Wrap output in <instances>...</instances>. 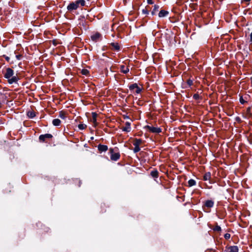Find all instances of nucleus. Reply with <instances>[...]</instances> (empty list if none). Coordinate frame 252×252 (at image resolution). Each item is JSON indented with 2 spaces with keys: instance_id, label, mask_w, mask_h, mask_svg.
<instances>
[{
  "instance_id": "nucleus-35",
  "label": "nucleus",
  "mask_w": 252,
  "mask_h": 252,
  "mask_svg": "<svg viewBox=\"0 0 252 252\" xmlns=\"http://www.w3.org/2000/svg\"><path fill=\"white\" fill-rule=\"evenodd\" d=\"M224 237L225 239L228 240L230 238V234L229 233H226L224 234Z\"/></svg>"
},
{
  "instance_id": "nucleus-42",
  "label": "nucleus",
  "mask_w": 252,
  "mask_h": 252,
  "mask_svg": "<svg viewBox=\"0 0 252 252\" xmlns=\"http://www.w3.org/2000/svg\"><path fill=\"white\" fill-rule=\"evenodd\" d=\"M93 124H94V126H96L98 125V123H97V122L96 121V122H93Z\"/></svg>"
},
{
  "instance_id": "nucleus-10",
  "label": "nucleus",
  "mask_w": 252,
  "mask_h": 252,
  "mask_svg": "<svg viewBox=\"0 0 252 252\" xmlns=\"http://www.w3.org/2000/svg\"><path fill=\"white\" fill-rule=\"evenodd\" d=\"M120 158V154L119 152L112 153L110 155V159L113 161H117Z\"/></svg>"
},
{
  "instance_id": "nucleus-11",
  "label": "nucleus",
  "mask_w": 252,
  "mask_h": 252,
  "mask_svg": "<svg viewBox=\"0 0 252 252\" xmlns=\"http://www.w3.org/2000/svg\"><path fill=\"white\" fill-rule=\"evenodd\" d=\"M169 11L162 9L158 13V16L159 18H163L167 17L169 15Z\"/></svg>"
},
{
  "instance_id": "nucleus-31",
  "label": "nucleus",
  "mask_w": 252,
  "mask_h": 252,
  "mask_svg": "<svg viewBox=\"0 0 252 252\" xmlns=\"http://www.w3.org/2000/svg\"><path fill=\"white\" fill-rule=\"evenodd\" d=\"M193 98L195 100H198L201 98V97L198 94H194L193 95Z\"/></svg>"
},
{
  "instance_id": "nucleus-3",
  "label": "nucleus",
  "mask_w": 252,
  "mask_h": 252,
  "mask_svg": "<svg viewBox=\"0 0 252 252\" xmlns=\"http://www.w3.org/2000/svg\"><path fill=\"white\" fill-rule=\"evenodd\" d=\"M53 137L51 134L46 133L45 134H41L39 136V141L40 142H47V139H50Z\"/></svg>"
},
{
  "instance_id": "nucleus-12",
  "label": "nucleus",
  "mask_w": 252,
  "mask_h": 252,
  "mask_svg": "<svg viewBox=\"0 0 252 252\" xmlns=\"http://www.w3.org/2000/svg\"><path fill=\"white\" fill-rule=\"evenodd\" d=\"M98 150L100 153L106 152L108 150V146L104 145L99 144L97 146Z\"/></svg>"
},
{
  "instance_id": "nucleus-26",
  "label": "nucleus",
  "mask_w": 252,
  "mask_h": 252,
  "mask_svg": "<svg viewBox=\"0 0 252 252\" xmlns=\"http://www.w3.org/2000/svg\"><path fill=\"white\" fill-rule=\"evenodd\" d=\"M137 86H138V85L136 83H133V84L129 85L128 87L130 91H132L134 89H136Z\"/></svg>"
},
{
  "instance_id": "nucleus-4",
  "label": "nucleus",
  "mask_w": 252,
  "mask_h": 252,
  "mask_svg": "<svg viewBox=\"0 0 252 252\" xmlns=\"http://www.w3.org/2000/svg\"><path fill=\"white\" fill-rule=\"evenodd\" d=\"M102 37V34L98 32H96L91 36V40L94 42H97V41L101 40Z\"/></svg>"
},
{
  "instance_id": "nucleus-15",
  "label": "nucleus",
  "mask_w": 252,
  "mask_h": 252,
  "mask_svg": "<svg viewBox=\"0 0 252 252\" xmlns=\"http://www.w3.org/2000/svg\"><path fill=\"white\" fill-rule=\"evenodd\" d=\"M120 71L122 73H123L124 74H126L129 72V69L128 66H126L124 65H120Z\"/></svg>"
},
{
  "instance_id": "nucleus-29",
  "label": "nucleus",
  "mask_w": 252,
  "mask_h": 252,
  "mask_svg": "<svg viewBox=\"0 0 252 252\" xmlns=\"http://www.w3.org/2000/svg\"><path fill=\"white\" fill-rule=\"evenodd\" d=\"M134 148L133 149V152L134 153H137L139 152L140 151V146H136V145H134Z\"/></svg>"
},
{
  "instance_id": "nucleus-49",
  "label": "nucleus",
  "mask_w": 252,
  "mask_h": 252,
  "mask_svg": "<svg viewBox=\"0 0 252 252\" xmlns=\"http://www.w3.org/2000/svg\"><path fill=\"white\" fill-rule=\"evenodd\" d=\"M1 104L0 103V108L1 107Z\"/></svg>"
},
{
  "instance_id": "nucleus-17",
  "label": "nucleus",
  "mask_w": 252,
  "mask_h": 252,
  "mask_svg": "<svg viewBox=\"0 0 252 252\" xmlns=\"http://www.w3.org/2000/svg\"><path fill=\"white\" fill-rule=\"evenodd\" d=\"M142 142H143V140L141 139L135 138L134 139V142H133V145L140 146V145L142 143Z\"/></svg>"
},
{
  "instance_id": "nucleus-38",
  "label": "nucleus",
  "mask_w": 252,
  "mask_h": 252,
  "mask_svg": "<svg viewBox=\"0 0 252 252\" xmlns=\"http://www.w3.org/2000/svg\"><path fill=\"white\" fill-rule=\"evenodd\" d=\"M22 57V55L20 54L16 55V58L18 60H20L21 59Z\"/></svg>"
},
{
  "instance_id": "nucleus-28",
  "label": "nucleus",
  "mask_w": 252,
  "mask_h": 252,
  "mask_svg": "<svg viewBox=\"0 0 252 252\" xmlns=\"http://www.w3.org/2000/svg\"><path fill=\"white\" fill-rule=\"evenodd\" d=\"M78 128L80 130H83L87 127V125L83 124H80L78 126Z\"/></svg>"
},
{
  "instance_id": "nucleus-47",
  "label": "nucleus",
  "mask_w": 252,
  "mask_h": 252,
  "mask_svg": "<svg viewBox=\"0 0 252 252\" xmlns=\"http://www.w3.org/2000/svg\"><path fill=\"white\" fill-rule=\"evenodd\" d=\"M103 206L104 207H105V205L104 204H103Z\"/></svg>"
},
{
  "instance_id": "nucleus-30",
  "label": "nucleus",
  "mask_w": 252,
  "mask_h": 252,
  "mask_svg": "<svg viewBox=\"0 0 252 252\" xmlns=\"http://www.w3.org/2000/svg\"><path fill=\"white\" fill-rule=\"evenodd\" d=\"M187 84L189 87H190L193 85V81L190 79L187 81Z\"/></svg>"
},
{
  "instance_id": "nucleus-39",
  "label": "nucleus",
  "mask_w": 252,
  "mask_h": 252,
  "mask_svg": "<svg viewBox=\"0 0 252 252\" xmlns=\"http://www.w3.org/2000/svg\"><path fill=\"white\" fill-rule=\"evenodd\" d=\"M147 3L149 4H152L154 3V1H153V0H147Z\"/></svg>"
},
{
  "instance_id": "nucleus-46",
  "label": "nucleus",
  "mask_w": 252,
  "mask_h": 252,
  "mask_svg": "<svg viewBox=\"0 0 252 252\" xmlns=\"http://www.w3.org/2000/svg\"><path fill=\"white\" fill-rule=\"evenodd\" d=\"M250 109H251V108H250V107H249V108H248V110H248V111H250Z\"/></svg>"
},
{
  "instance_id": "nucleus-22",
  "label": "nucleus",
  "mask_w": 252,
  "mask_h": 252,
  "mask_svg": "<svg viewBox=\"0 0 252 252\" xmlns=\"http://www.w3.org/2000/svg\"><path fill=\"white\" fill-rule=\"evenodd\" d=\"M59 117L64 120L66 118L65 112L63 111H61L59 112Z\"/></svg>"
},
{
  "instance_id": "nucleus-48",
  "label": "nucleus",
  "mask_w": 252,
  "mask_h": 252,
  "mask_svg": "<svg viewBox=\"0 0 252 252\" xmlns=\"http://www.w3.org/2000/svg\"><path fill=\"white\" fill-rule=\"evenodd\" d=\"M128 90H127V91H126V92L125 93H128Z\"/></svg>"
},
{
  "instance_id": "nucleus-1",
  "label": "nucleus",
  "mask_w": 252,
  "mask_h": 252,
  "mask_svg": "<svg viewBox=\"0 0 252 252\" xmlns=\"http://www.w3.org/2000/svg\"><path fill=\"white\" fill-rule=\"evenodd\" d=\"M14 72L13 70L8 67L6 68L5 72L3 73V76L5 79H7V82L9 84H18V81L20 80L17 74L14 75Z\"/></svg>"
},
{
  "instance_id": "nucleus-45",
  "label": "nucleus",
  "mask_w": 252,
  "mask_h": 252,
  "mask_svg": "<svg viewBox=\"0 0 252 252\" xmlns=\"http://www.w3.org/2000/svg\"><path fill=\"white\" fill-rule=\"evenodd\" d=\"M102 50H103V51H105V46L103 47V48H102Z\"/></svg>"
},
{
  "instance_id": "nucleus-19",
  "label": "nucleus",
  "mask_w": 252,
  "mask_h": 252,
  "mask_svg": "<svg viewBox=\"0 0 252 252\" xmlns=\"http://www.w3.org/2000/svg\"><path fill=\"white\" fill-rule=\"evenodd\" d=\"M188 184V185L187 186L188 187H191L195 186L196 184V182L193 179H190L189 180Z\"/></svg>"
},
{
  "instance_id": "nucleus-41",
  "label": "nucleus",
  "mask_w": 252,
  "mask_h": 252,
  "mask_svg": "<svg viewBox=\"0 0 252 252\" xmlns=\"http://www.w3.org/2000/svg\"><path fill=\"white\" fill-rule=\"evenodd\" d=\"M250 42L252 44V32L250 34Z\"/></svg>"
},
{
  "instance_id": "nucleus-27",
  "label": "nucleus",
  "mask_w": 252,
  "mask_h": 252,
  "mask_svg": "<svg viewBox=\"0 0 252 252\" xmlns=\"http://www.w3.org/2000/svg\"><path fill=\"white\" fill-rule=\"evenodd\" d=\"M148 7H149V6H147L144 9H142V12L143 14L146 15L149 14V10L148 9Z\"/></svg>"
},
{
  "instance_id": "nucleus-6",
  "label": "nucleus",
  "mask_w": 252,
  "mask_h": 252,
  "mask_svg": "<svg viewBox=\"0 0 252 252\" xmlns=\"http://www.w3.org/2000/svg\"><path fill=\"white\" fill-rule=\"evenodd\" d=\"M110 45L112 47L110 48L112 50H114L118 52L120 51L121 49L120 45L117 42H111V43H110Z\"/></svg>"
},
{
  "instance_id": "nucleus-18",
  "label": "nucleus",
  "mask_w": 252,
  "mask_h": 252,
  "mask_svg": "<svg viewBox=\"0 0 252 252\" xmlns=\"http://www.w3.org/2000/svg\"><path fill=\"white\" fill-rule=\"evenodd\" d=\"M52 124L54 126H58L61 125V121L59 119H55L53 120Z\"/></svg>"
},
{
  "instance_id": "nucleus-43",
  "label": "nucleus",
  "mask_w": 252,
  "mask_h": 252,
  "mask_svg": "<svg viewBox=\"0 0 252 252\" xmlns=\"http://www.w3.org/2000/svg\"><path fill=\"white\" fill-rule=\"evenodd\" d=\"M78 186L80 187L81 185L82 184L81 181L80 180H78Z\"/></svg>"
},
{
  "instance_id": "nucleus-21",
  "label": "nucleus",
  "mask_w": 252,
  "mask_h": 252,
  "mask_svg": "<svg viewBox=\"0 0 252 252\" xmlns=\"http://www.w3.org/2000/svg\"><path fill=\"white\" fill-rule=\"evenodd\" d=\"M75 2L77 5H78V6L79 4H80L82 6H84L85 5V1L84 0H77Z\"/></svg>"
},
{
  "instance_id": "nucleus-9",
  "label": "nucleus",
  "mask_w": 252,
  "mask_h": 252,
  "mask_svg": "<svg viewBox=\"0 0 252 252\" xmlns=\"http://www.w3.org/2000/svg\"><path fill=\"white\" fill-rule=\"evenodd\" d=\"M203 180L204 181H209V183L210 184L213 183V182L211 181V173L210 172H206L203 175Z\"/></svg>"
},
{
  "instance_id": "nucleus-24",
  "label": "nucleus",
  "mask_w": 252,
  "mask_h": 252,
  "mask_svg": "<svg viewBox=\"0 0 252 252\" xmlns=\"http://www.w3.org/2000/svg\"><path fill=\"white\" fill-rule=\"evenodd\" d=\"M81 72L82 74L86 76H88L90 73L89 71L85 68L82 69Z\"/></svg>"
},
{
  "instance_id": "nucleus-33",
  "label": "nucleus",
  "mask_w": 252,
  "mask_h": 252,
  "mask_svg": "<svg viewBox=\"0 0 252 252\" xmlns=\"http://www.w3.org/2000/svg\"><path fill=\"white\" fill-rule=\"evenodd\" d=\"M240 102L242 104H244L245 103L247 102V101L245 100L243 98V96H241L240 97Z\"/></svg>"
},
{
  "instance_id": "nucleus-44",
  "label": "nucleus",
  "mask_w": 252,
  "mask_h": 252,
  "mask_svg": "<svg viewBox=\"0 0 252 252\" xmlns=\"http://www.w3.org/2000/svg\"><path fill=\"white\" fill-rule=\"evenodd\" d=\"M251 0H244L246 2H249Z\"/></svg>"
},
{
  "instance_id": "nucleus-7",
  "label": "nucleus",
  "mask_w": 252,
  "mask_h": 252,
  "mask_svg": "<svg viewBox=\"0 0 252 252\" xmlns=\"http://www.w3.org/2000/svg\"><path fill=\"white\" fill-rule=\"evenodd\" d=\"M78 7V5H77L75 2H72L68 4L67 7V9L69 11H72L77 9Z\"/></svg>"
},
{
  "instance_id": "nucleus-8",
  "label": "nucleus",
  "mask_w": 252,
  "mask_h": 252,
  "mask_svg": "<svg viewBox=\"0 0 252 252\" xmlns=\"http://www.w3.org/2000/svg\"><path fill=\"white\" fill-rule=\"evenodd\" d=\"M214 202L213 200H207L205 202V203L203 206V207L204 208V210H205V207L210 208L213 207L214 206Z\"/></svg>"
},
{
  "instance_id": "nucleus-36",
  "label": "nucleus",
  "mask_w": 252,
  "mask_h": 252,
  "mask_svg": "<svg viewBox=\"0 0 252 252\" xmlns=\"http://www.w3.org/2000/svg\"><path fill=\"white\" fill-rule=\"evenodd\" d=\"M1 57H4L7 62H9L10 58L8 57V56H6V55H3L1 56Z\"/></svg>"
},
{
  "instance_id": "nucleus-40",
  "label": "nucleus",
  "mask_w": 252,
  "mask_h": 252,
  "mask_svg": "<svg viewBox=\"0 0 252 252\" xmlns=\"http://www.w3.org/2000/svg\"><path fill=\"white\" fill-rule=\"evenodd\" d=\"M114 149H113V148H110L109 149V153H110V155L112 154V153H114Z\"/></svg>"
},
{
  "instance_id": "nucleus-23",
  "label": "nucleus",
  "mask_w": 252,
  "mask_h": 252,
  "mask_svg": "<svg viewBox=\"0 0 252 252\" xmlns=\"http://www.w3.org/2000/svg\"><path fill=\"white\" fill-rule=\"evenodd\" d=\"M212 229L214 231H216V232H220V231H221V227L218 225L217 223H216V225L212 228Z\"/></svg>"
},
{
  "instance_id": "nucleus-13",
  "label": "nucleus",
  "mask_w": 252,
  "mask_h": 252,
  "mask_svg": "<svg viewBox=\"0 0 252 252\" xmlns=\"http://www.w3.org/2000/svg\"><path fill=\"white\" fill-rule=\"evenodd\" d=\"M126 126L125 127H122L121 129L123 131L126 132H129L131 130V127H130V123L129 122H126L125 124Z\"/></svg>"
},
{
  "instance_id": "nucleus-34",
  "label": "nucleus",
  "mask_w": 252,
  "mask_h": 252,
  "mask_svg": "<svg viewBox=\"0 0 252 252\" xmlns=\"http://www.w3.org/2000/svg\"><path fill=\"white\" fill-rule=\"evenodd\" d=\"M52 44L55 46H57L59 43L58 42L57 39H54L52 41Z\"/></svg>"
},
{
  "instance_id": "nucleus-32",
  "label": "nucleus",
  "mask_w": 252,
  "mask_h": 252,
  "mask_svg": "<svg viewBox=\"0 0 252 252\" xmlns=\"http://www.w3.org/2000/svg\"><path fill=\"white\" fill-rule=\"evenodd\" d=\"M142 88H140V87H139L138 86H137L136 88V91H135V92L136 94H140L141 91H142Z\"/></svg>"
},
{
  "instance_id": "nucleus-2",
  "label": "nucleus",
  "mask_w": 252,
  "mask_h": 252,
  "mask_svg": "<svg viewBox=\"0 0 252 252\" xmlns=\"http://www.w3.org/2000/svg\"><path fill=\"white\" fill-rule=\"evenodd\" d=\"M144 128L148 130L149 132L154 133H159L162 131V129L160 127H154L149 125L145 126Z\"/></svg>"
},
{
  "instance_id": "nucleus-16",
  "label": "nucleus",
  "mask_w": 252,
  "mask_h": 252,
  "mask_svg": "<svg viewBox=\"0 0 252 252\" xmlns=\"http://www.w3.org/2000/svg\"><path fill=\"white\" fill-rule=\"evenodd\" d=\"M159 9V5L158 4H155L154 6V8L151 11V14L153 16L156 15V12Z\"/></svg>"
},
{
  "instance_id": "nucleus-50",
  "label": "nucleus",
  "mask_w": 252,
  "mask_h": 252,
  "mask_svg": "<svg viewBox=\"0 0 252 252\" xmlns=\"http://www.w3.org/2000/svg\"><path fill=\"white\" fill-rule=\"evenodd\" d=\"M104 54H105V53H103L102 55L104 56Z\"/></svg>"
},
{
  "instance_id": "nucleus-25",
  "label": "nucleus",
  "mask_w": 252,
  "mask_h": 252,
  "mask_svg": "<svg viewBox=\"0 0 252 252\" xmlns=\"http://www.w3.org/2000/svg\"><path fill=\"white\" fill-rule=\"evenodd\" d=\"M93 122H96L97 114L96 112H92Z\"/></svg>"
},
{
  "instance_id": "nucleus-37",
  "label": "nucleus",
  "mask_w": 252,
  "mask_h": 252,
  "mask_svg": "<svg viewBox=\"0 0 252 252\" xmlns=\"http://www.w3.org/2000/svg\"><path fill=\"white\" fill-rule=\"evenodd\" d=\"M235 120L238 123H241L242 122L241 119L239 117H237L235 118Z\"/></svg>"
},
{
  "instance_id": "nucleus-14",
  "label": "nucleus",
  "mask_w": 252,
  "mask_h": 252,
  "mask_svg": "<svg viewBox=\"0 0 252 252\" xmlns=\"http://www.w3.org/2000/svg\"><path fill=\"white\" fill-rule=\"evenodd\" d=\"M150 175L154 179L158 178L159 176V172L157 169H154L150 172Z\"/></svg>"
},
{
  "instance_id": "nucleus-5",
  "label": "nucleus",
  "mask_w": 252,
  "mask_h": 252,
  "mask_svg": "<svg viewBox=\"0 0 252 252\" xmlns=\"http://www.w3.org/2000/svg\"><path fill=\"white\" fill-rule=\"evenodd\" d=\"M239 248L237 246H226L224 252H238Z\"/></svg>"
},
{
  "instance_id": "nucleus-20",
  "label": "nucleus",
  "mask_w": 252,
  "mask_h": 252,
  "mask_svg": "<svg viewBox=\"0 0 252 252\" xmlns=\"http://www.w3.org/2000/svg\"><path fill=\"white\" fill-rule=\"evenodd\" d=\"M27 115L28 117L31 119L33 118L35 116V112L32 111H28L27 113Z\"/></svg>"
}]
</instances>
